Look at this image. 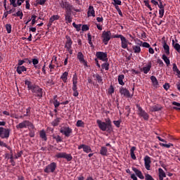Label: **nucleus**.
<instances>
[{
	"label": "nucleus",
	"instance_id": "1",
	"mask_svg": "<svg viewBox=\"0 0 180 180\" xmlns=\"http://www.w3.org/2000/svg\"><path fill=\"white\" fill-rule=\"evenodd\" d=\"M96 123L102 131H112V121H110V119H108L106 122L98 120Z\"/></svg>",
	"mask_w": 180,
	"mask_h": 180
},
{
	"label": "nucleus",
	"instance_id": "2",
	"mask_svg": "<svg viewBox=\"0 0 180 180\" xmlns=\"http://www.w3.org/2000/svg\"><path fill=\"white\" fill-rule=\"evenodd\" d=\"M78 77H77V75H73L72 77V89L73 91V96H78L79 95V93L78 92Z\"/></svg>",
	"mask_w": 180,
	"mask_h": 180
},
{
	"label": "nucleus",
	"instance_id": "3",
	"mask_svg": "<svg viewBox=\"0 0 180 180\" xmlns=\"http://www.w3.org/2000/svg\"><path fill=\"white\" fill-rule=\"evenodd\" d=\"M27 127H30L31 129H34L33 124H32V122H30V121L29 120H24L16 125V129H18V130L19 129H27Z\"/></svg>",
	"mask_w": 180,
	"mask_h": 180
},
{
	"label": "nucleus",
	"instance_id": "4",
	"mask_svg": "<svg viewBox=\"0 0 180 180\" xmlns=\"http://www.w3.org/2000/svg\"><path fill=\"white\" fill-rule=\"evenodd\" d=\"M60 133L63 134L65 137H70L72 134V129L68 126H63L60 129Z\"/></svg>",
	"mask_w": 180,
	"mask_h": 180
},
{
	"label": "nucleus",
	"instance_id": "5",
	"mask_svg": "<svg viewBox=\"0 0 180 180\" xmlns=\"http://www.w3.org/2000/svg\"><path fill=\"white\" fill-rule=\"evenodd\" d=\"M56 169H57V163L53 162L45 167L44 172H46V174H50L54 172Z\"/></svg>",
	"mask_w": 180,
	"mask_h": 180
},
{
	"label": "nucleus",
	"instance_id": "6",
	"mask_svg": "<svg viewBox=\"0 0 180 180\" xmlns=\"http://www.w3.org/2000/svg\"><path fill=\"white\" fill-rule=\"evenodd\" d=\"M103 39V41L104 44H108L109 43V40L112 39V32L109 30L108 31H103L101 36Z\"/></svg>",
	"mask_w": 180,
	"mask_h": 180
},
{
	"label": "nucleus",
	"instance_id": "7",
	"mask_svg": "<svg viewBox=\"0 0 180 180\" xmlns=\"http://www.w3.org/2000/svg\"><path fill=\"white\" fill-rule=\"evenodd\" d=\"M11 130L2 127H0V137L1 139H9Z\"/></svg>",
	"mask_w": 180,
	"mask_h": 180
},
{
	"label": "nucleus",
	"instance_id": "8",
	"mask_svg": "<svg viewBox=\"0 0 180 180\" xmlns=\"http://www.w3.org/2000/svg\"><path fill=\"white\" fill-rule=\"evenodd\" d=\"M55 157L56 158H65L68 162L72 160V155H71V154H68L65 152L58 153L56 154Z\"/></svg>",
	"mask_w": 180,
	"mask_h": 180
},
{
	"label": "nucleus",
	"instance_id": "9",
	"mask_svg": "<svg viewBox=\"0 0 180 180\" xmlns=\"http://www.w3.org/2000/svg\"><path fill=\"white\" fill-rule=\"evenodd\" d=\"M60 6L63 8V9H65V12H72L74 7L72 5H71L69 2L68 1H62L60 3Z\"/></svg>",
	"mask_w": 180,
	"mask_h": 180
},
{
	"label": "nucleus",
	"instance_id": "10",
	"mask_svg": "<svg viewBox=\"0 0 180 180\" xmlns=\"http://www.w3.org/2000/svg\"><path fill=\"white\" fill-rule=\"evenodd\" d=\"M31 91L32 93L35 94V96H38V98H41L43 96V91L37 85H35Z\"/></svg>",
	"mask_w": 180,
	"mask_h": 180
},
{
	"label": "nucleus",
	"instance_id": "11",
	"mask_svg": "<svg viewBox=\"0 0 180 180\" xmlns=\"http://www.w3.org/2000/svg\"><path fill=\"white\" fill-rule=\"evenodd\" d=\"M120 94H121V95H123V96H125V98H133V95H134V93H132V94H130V91L124 87H121L120 89Z\"/></svg>",
	"mask_w": 180,
	"mask_h": 180
},
{
	"label": "nucleus",
	"instance_id": "12",
	"mask_svg": "<svg viewBox=\"0 0 180 180\" xmlns=\"http://www.w3.org/2000/svg\"><path fill=\"white\" fill-rule=\"evenodd\" d=\"M138 108V115L141 116V117H143L144 120H148L149 116L148 114L141 108L139 105H137Z\"/></svg>",
	"mask_w": 180,
	"mask_h": 180
},
{
	"label": "nucleus",
	"instance_id": "13",
	"mask_svg": "<svg viewBox=\"0 0 180 180\" xmlns=\"http://www.w3.org/2000/svg\"><path fill=\"white\" fill-rule=\"evenodd\" d=\"M96 56L97 58L101 60V61H108V53L105 52H96Z\"/></svg>",
	"mask_w": 180,
	"mask_h": 180
},
{
	"label": "nucleus",
	"instance_id": "14",
	"mask_svg": "<svg viewBox=\"0 0 180 180\" xmlns=\"http://www.w3.org/2000/svg\"><path fill=\"white\" fill-rule=\"evenodd\" d=\"M77 58L79 60L81 64H83L84 67H88V63L86 60H85V58H84V54L82 52H78Z\"/></svg>",
	"mask_w": 180,
	"mask_h": 180
},
{
	"label": "nucleus",
	"instance_id": "15",
	"mask_svg": "<svg viewBox=\"0 0 180 180\" xmlns=\"http://www.w3.org/2000/svg\"><path fill=\"white\" fill-rule=\"evenodd\" d=\"M144 165H145V168L146 169H147V171H150V168H151V158H150V156L146 155L144 158Z\"/></svg>",
	"mask_w": 180,
	"mask_h": 180
},
{
	"label": "nucleus",
	"instance_id": "16",
	"mask_svg": "<svg viewBox=\"0 0 180 180\" xmlns=\"http://www.w3.org/2000/svg\"><path fill=\"white\" fill-rule=\"evenodd\" d=\"M83 148V151L84 153H86L87 154L89 153H92V149L91 148V146L85 144H82L78 146V150H81Z\"/></svg>",
	"mask_w": 180,
	"mask_h": 180
},
{
	"label": "nucleus",
	"instance_id": "17",
	"mask_svg": "<svg viewBox=\"0 0 180 180\" xmlns=\"http://www.w3.org/2000/svg\"><path fill=\"white\" fill-rule=\"evenodd\" d=\"M65 39H66L65 45V49L72 48V39H71V37H70V36L68 35H66Z\"/></svg>",
	"mask_w": 180,
	"mask_h": 180
},
{
	"label": "nucleus",
	"instance_id": "18",
	"mask_svg": "<svg viewBox=\"0 0 180 180\" xmlns=\"http://www.w3.org/2000/svg\"><path fill=\"white\" fill-rule=\"evenodd\" d=\"M132 171H134V172L136 174V176L139 178V179H144V176L143 175V173L141 172V171L139 170L136 167H133Z\"/></svg>",
	"mask_w": 180,
	"mask_h": 180
},
{
	"label": "nucleus",
	"instance_id": "19",
	"mask_svg": "<svg viewBox=\"0 0 180 180\" xmlns=\"http://www.w3.org/2000/svg\"><path fill=\"white\" fill-rule=\"evenodd\" d=\"M121 47L122 49H128L129 47V40L124 37L121 39Z\"/></svg>",
	"mask_w": 180,
	"mask_h": 180
},
{
	"label": "nucleus",
	"instance_id": "20",
	"mask_svg": "<svg viewBox=\"0 0 180 180\" xmlns=\"http://www.w3.org/2000/svg\"><path fill=\"white\" fill-rule=\"evenodd\" d=\"M87 16L88 18L93 16V18H95V9L92 6H89L88 11H87Z\"/></svg>",
	"mask_w": 180,
	"mask_h": 180
},
{
	"label": "nucleus",
	"instance_id": "21",
	"mask_svg": "<svg viewBox=\"0 0 180 180\" xmlns=\"http://www.w3.org/2000/svg\"><path fill=\"white\" fill-rule=\"evenodd\" d=\"M32 63L36 70H40V68H41V65L39 64V59L32 58Z\"/></svg>",
	"mask_w": 180,
	"mask_h": 180
},
{
	"label": "nucleus",
	"instance_id": "22",
	"mask_svg": "<svg viewBox=\"0 0 180 180\" xmlns=\"http://www.w3.org/2000/svg\"><path fill=\"white\" fill-rule=\"evenodd\" d=\"M162 47L164 49L166 56H169V46L167 44V42H165V41L162 42Z\"/></svg>",
	"mask_w": 180,
	"mask_h": 180
},
{
	"label": "nucleus",
	"instance_id": "23",
	"mask_svg": "<svg viewBox=\"0 0 180 180\" xmlns=\"http://www.w3.org/2000/svg\"><path fill=\"white\" fill-rule=\"evenodd\" d=\"M65 20H66V23H71V22H72V17H71V13L65 12Z\"/></svg>",
	"mask_w": 180,
	"mask_h": 180
},
{
	"label": "nucleus",
	"instance_id": "24",
	"mask_svg": "<svg viewBox=\"0 0 180 180\" xmlns=\"http://www.w3.org/2000/svg\"><path fill=\"white\" fill-rule=\"evenodd\" d=\"M159 172V179L160 180H164V178L167 177V174H165V172L162 168L158 169Z\"/></svg>",
	"mask_w": 180,
	"mask_h": 180
},
{
	"label": "nucleus",
	"instance_id": "25",
	"mask_svg": "<svg viewBox=\"0 0 180 180\" xmlns=\"http://www.w3.org/2000/svg\"><path fill=\"white\" fill-rule=\"evenodd\" d=\"M25 85H27L29 91H32V89H34V86H36V84H34L32 82L29 80H25Z\"/></svg>",
	"mask_w": 180,
	"mask_h": 180
},
{
	"label": "nucleus",
	"instance_id": "26",
	"mask_svg": "<svg viewBox=\"0 0 180 180\" xmlns=\"http://www.w3.org/2000/svg\"><path fill=\"white\" fill-rule=\"evenodd\" d=\"M93 77L96 78L98 84H103V79H102V76L99 75V74H94Z\"/></svg>",
	"mask_w": 180,
	"mask_h": 180
},
{
	"label": "nucleus",
	"instance_id": "27",
	"mask_svg": "<svg viewBox=\"0 0 180 180\" xmlns=\"http://www.w3.org/2000/svg\"><path fill=\"white\" fill-rule=\"evenodd\" d=\"M25 71H27V69L25 66H18L17 67L16 72L18 74H22V72H25Z\"/></svg>",
	"mask_w": 180,
	"mask_h": 180
},
{
	"label": "nucleus",
	"instance_id": "28",
	"mask_svg": "<svg viewBox=\"0 0 180 180\" xmlns=\"http://www.w3.org/2000/svg\"><path fill=\"white\" fill-rule=\"evenodd\" d=\"M161 109H162L161 105L158 104L150 107L151 112H158V110H161Z\"/></svg>",
	"mask_w": 180,
	"mask_h": 180
},
{
	"label": "nucleus",
	"instance_id": "29",
	"mask_svg": "<svg viewBox=\"0 0 180 180\" xmlns=\"http://www.w3.org/2000/svg\"><path fill=\"white\" fill-rule=\"evenodd\" d=\"M100 154L103 156L108 155V148L102 146L100 150Z\"/></svg>",
	"mask_w": 180,
	"mask_h": 180
},
{
	"label": "nucleus",
	"instance_id": "30",
	"mask_svg": "<svg viewBox=\"0 0 180 180\" xmlns=\"http://www.w3.org/2000/svg\"><path fill=\"white\" fill-rule=\"evenodd\" d=\"M60 79H62V81L63 82H67V81L68 80V72H65L63 73V75L60 76Z\"/></svg>",
	"mask_w": 180,
	"mask_h": 180
},
{
	"label": "nucleus",
	"instance_id": "31",
	"mask_svg": "<svg viewBox=\"0 0 180 180\" xmlns=\"http://www.w3.org/2000/svg\"><path fill=\"white\" fill-rule=\"evenodd\" d=\"M134 53H135V54H139L141 52V48H140V46L139 45H134L132 46Z\"/></svg>",
	"mask_w": 180,
	"mask_h": 180
},
{
	"label": "nucleus",
	"instance_id": "32",
	"mask_svg": "<svg viewBox=\"0 0 180 180\" xmlns=\"http://www.w3.org/2000/svg\"><path fill=\"white\" fill-rule=\"evenodd\" d=\"M172 46L174 47V50H176L177 53H180V44L175 43L174 39L172 40Z\"/></svg>",
	"mask_w": 180,
	"mask_h": 180
},
{
	"label": "nucleus",
	"instance_id": "33",
	"mask_svg": "<svg viewBox=\"0 0 180 180\" xmlns=\"http://www.w3.org/2000/svg\"><path fill=\"white\" fill-rule=\"evenodd\" d=\"M151 62H150L147 66L143 68V72L145 74H148V72L150 71V70H151Z\"/></svg>",
	"mask_w": 180,
	"mask_h": 180
},
{
	"label": "nucleus",
	"instance_id": "34",
	"mask_svg": "<svg viewBox=\"0 0 180 180\" xmlns=\"http://www.w3.org/2000/svg\"><path fill=\"white\" fill-rule=\"evenodd\" d=\"M134 151H136V146H133L130 149V155L132 160H136L137 158L136 157V155L134 154Z\"/></svg>",
	"mask_w": 180,
	"mask_h": 180
},
{
	"label": "nucleus",
	"instance_id": "35",
	"mask_svg": "<svg viewBox=\"0 0 180 180\" xmlns=\"http://www.w3.org/2000/svg\"><path fill=\"white\" fill-rule=\"evenodd\" d=\"M162 60L165 61L166 65L168 67L169 64H171V61L169 60V58L167 57V55L163 54L162 56Z\"/></svg>",
	"mask_w": 180,
	"mask_h": 180
},
{
	"label": "nucleus",
	"instance_id": "36",
	"mask_svg": "<svg viewBox=\"0 0 180 180\" xmlns=\"http://www.w3.org/2000/svg\"><path fill=\"white\" fill-rule=\"evenodd\" d=\"M39 136L44 141H47V136L46 135V131H44V130H41L39 132Z\"/></svg>",
	"mask_w": 180,
	"mask_h": 180
},
{
	"label": "nucleus",
	"instance_id": "37",
	"mask_svg": "<svg viewBox=\"0 0 180 180\" xmlns=\"http://www.w3.org/2000/svg\"><path fill=\"white\" fill-rule=\"evenodd\" d=\"M58 19H60V15H52L49 19L50 20V25H52L53 22H54L56 20H58Z\"/></svg>",
	"mask_w": 180,
	"mask_h": 180
},
{
	"label": "nucleus",
	"instance_id": "38",
	"mask_svg": "<svg viewBox=\"0 0 180 180\" xmlns=\"http://www.w3.org/2000/svg\"><path fill=\"white\" fill-rule=\"evenodd\" d=\"M124 79V75H120L118 76V84H120V85H124V82H123V80Z\"/></svg>",
	"mask_w": 180,
	"mask_h": 180
},
{
	"label": "nucleus",
	"instance_id": "39",
	"mask_svg": "<svg viewBox=\"0 0 180 180\" xmlns=\"http://www.w3.org/2000/svg\"><path fill=\"white\" fill-rule=\"evenodd\" d=\"M150 80L152 81L153 86H157L158 85V80H157V77L155 76H151Z\"/></svg>",
	"mask_w": 180,
	"mask_h": 180
},
{
	"label": "nucleus",
	"instance_id": "40",
	"mask_svg": "<svg viewBox=\"0 0 180 180\" xmlns=\"http://www.w3.org/2000/svg\"><path fill=\"white\" fill-rule=\"evenodd\" d=\"M13 16H18L20 18V19H22L23 18V12L22 11H18L16 13L13 14Z\"/></svg>",
	"mask_w": 180,
	"mask_h": 180
},
{
	"label": "nucleus",
	"instance_id": "41",
	"mask_svg": "<svg viewBox=\"0 0 180 180\" xmlns=\"http://www.w3.org/2000/svg\"><path fill=\"white\" fill-rule=\"evenodd\" d=\"M5 27L7 33L11 34L12 32V25L11 24H6Z\"/></svg>",
	"mask_w": 180,
	"mask_h": 180
},
{
	"label": "nucleus",
	"instance_id": "42",
	"mask_svg": "<svg viewBox=\"0 0 180 180\" xmlns=\"http://www.w3.org/2000/svg\"><path fill=\"white\" fill-rule=\"evenodd\" d=\"M160 146H161V147H165L166 148H170L171 147H174V144H172L171 143H169L168 144L160 143Z\"/></svg>",
	"mask_w": 180,
	"mask_h": 180
},
{
	"label": "nucleus",
	"instance_id": "43",
	"mask_svg": "<svg viewBox=\"0 0 180 180\" xmlns=\"http://www.w3.org/2000/svg\"><path fill=\"white\" fill-rule=\"evenodd\" d=\"M77 127H84L85 126V123L82 120H78L76 123Z\"/></svg>",
	"mask_w": 180,
	"mask_h": 180
},
{
	"label": "nucleus",
	"instance_id": "44",
	"mask_svg": "<svg viewBox=\"0 0 180 180\" xmlns=\"http://www.w3.org/2000/svg\"><path fill=\"white\" fill-rule=\"evenodd\" d=\"M60 123V118H56V120H54L52 122L51 124L52 126H53L54 127H56V126H58Z\"/></svg>",
	"mask_w": 180,
	"mask_h": 180
},
{
	"label": "nucleus",
	"instance_id": "45",
	"mask_svg": "<svg viewBox=\"0 0 180 180\" xmlns=\"http://www.w3.org/2000/svg\"><path fill=\"white\" fill-rule=\"evenodd\" d=\"M103 70L108 71L109 70V64L108 63H104L101 65Z\"/></svg>",
	"mask_w": 180,
	"mask_h": 180
},
{
	"label": "nucleus",
	"instance_id": "46",
	"mask_svg": "<svg viewBox=\"0 0 180 180\" xmlns=\"http://www.w3.org/2000/svg\"><path fill=\"white\" fill-rule=\"evenodd\" d=\"M49 68L50 69V72H53V70L56 68V65L53 64V60L51 61Z\"/></svg>",
	"mask_w": 180,
	"mask_h": 180
},
{
	"label": "nucleus",
	"instance_id": "47",
	"mask_svg": "<svg viewBox=\"0 0 180 180\" xmlns=\"http://www.w3.org/2000/svg\"><path fill=\"white\" fill-rule=\"evenodd\" d=\"M0 146L1 147H5L8 150H11V146H8L6 143L4 141H0Z\"/></svg>",
	"mask_w": 180,
	"mask_h": 180
},
{
	"label": "nucleus",
	"instance_id": "48",
	"mask_svg": "<svg viewBox=\"0 0 180 180\" xmlns=\"http://www.w3.org/2000/svg\"><path fill=\"white\" fill-rule=\"evenodd\" d=\"M165 8H160L159 10V18H162L164 16V13H165Z\"/></svg>",
	"mask_w": 180,
	"mask_h": 180
},
{
	"label": "nucleus",
	"instance_id": "49",
	"mask_svg": "<svg viewBox=\"0 0 180 180\" xmlns=\"http://www.w3.org/2000/svg\"><path fill=\"white\" fill-rule=\"evenodd\" d=\"M53 139L56 140V143H61L63 141V139H61V136L58 135L57 136H53Z\"/></svg>",
	"mask_w": 180,
	"mask_h": 180
},
{
	"label": "nucleus",
	"instance_id": "50",
	"mask_svg": "<svg viewBox=\"0 0 180 180\" xmlns=\"http://www.w3.org/2000/svg\"><path fill=\"white\" fill-rule=\"evenodd\" d=\"M172 70L174 71V72L176 73L179 71V69H178V66H176V63H173Z\"/></svg>",
	"mask_w": 180,
	"mask_h": 180
},
{
	"label": "nucleus",
	"instance_id": "51",
	"mask_svg": "<svg viewBox=\"0 0 180 180\" xmlns=\"http://www.w3.org/2000/svg\"><path fill=\"white\" fill-rule=\"evenodd\" d=\"M87 37H88L89 44L92 46V36L91 35V34H89V33L87 34Z\"/></svg>",
	"mask_w": 180,
	"mask_h": 180
},
{
	"label": "nucleus",
	"instance_id": "52",
	"mask_svg": "<svg viewBox=\"0 0 180 180\" xmlns=\"http://www.w3.org/2000/svg\"><path fill=\"white\" fill-rule=\"evenodd\" d=\"M120 123H122L121 120L113 121V124H115V126H116V127H120Z\"/></svg>",
	"mask_w": 180,
	"mask_h": 180
},
{
	"label": "nucleus",
	"instance_id": "53",
	"mask_svg": "<svg viewBox=\"0 0 180 180\" xmlns=\"http://www.w3.org/2000/svg\"><path fill=\"white\" fill-rule=\"evenodd\" d=\"M47 2V0H37V4L38 5H44Z\"/></svg>",
	"mask_w": 180,
	"mask_h": 180
},
{
	"label": "nucleus",
	"instance_id": "54",
	"mask_svg": "<svg viewBox=\"0 0 180 180\" xmlns=\"http://www.w3.org/2000/svg\"><path fill=\"white\" fill-rule=\"evenodd\" d=\"M124 37L122 34H115L114 36H112L113 39H120V40H122Z\"/></svg>",
	"mask_w": 180,
	"mask_h": 180
},
{
	"label": "nucleus",
	"instance_id": "55",
	"mask_svg": "<svg viewBox=\"0 0 180 180\" xmlns=\"http://www.w3.org/2000/svg\"><path fill=\"white\" fill-rule=\"evenodd\" d=\"M53 103L55 108H58V106H60V105H61V103H60L58 100L53 101Z\"/></svg>",
	"mask_w": 180,
	"mask_h": 180
},
{
	"label": "nucleus",
	"instance_id": "56",
	"mask_svg": "<svg viewBox=\"0 0 180 180\" xmlns=\"http://www.w3.org/2000/svg\"><path fill=\"white\" fill-rule=\"evenodd\" d=\"M82 32H86L87 30H89V27L86 25H83L82 27Z\"/></svg>",
	"mask_w": 180,
	"mask_h": 180
},
{
	"label": "nucleus",
	"instance_id": "57",
	"mask_svg": "<svg viewBox=\"0 0 180 180\" xmlns=\"http://www.w3.org/2000/svg\"><path fill=\"white\" fill-rule=\"evenodd\" d=\"M145 180H154V178L148 174L145 175Z\"/></svg>",
	"mask_w": 180,
	"mask_h": 180
},
{
	"label": "nucleus",
	"instance_id": "58",
	"mask_svg": "<svg viewBox=\"0 0 180 180\" xmlns=\"http://www.w3.org/2000/svg\"><path fill=\"white\" fill-rule=\"evenodd\" d=\"M10 5H12L13 8H16L18 4H16V0H10Z\"/></svg>",
	"mask_w": 180,
	"mask_h": 180
},
{
	"label": "nucleus",
	"instance_id": "59",
	"mask_svg": "<svg viewBox=\"0 0 180 180\" xmlns=\"http://www.w3.org/2000/svg\"><path fill=\"white\" fill-rule=\"evenodd\" d=\"M159 1V4H158V8H160V9H165V6L162 5V1L161 0H158Z\"/></svg>",
	"mask_w": 180,
	"mask_h": 180
},
{
	"label": "nucleus",
	"instance_id": "60",
	"mask_svg": "<svg viewBox=\"0 0 180 180\" xmlns=\"http://www.w3.org/2000/svg\"><path fill=\"white\" fill-rule=\"evenodd\" d=\"M142 47H145L146 49H150V44L148 42H143L142 44Z\"/></svg>",
	"mask_w": 180,
	"mask_h": 180
},
{
	"label": "nucleus",
	"instance_id": "61",
	"mask_svg": "<svg viewBox=\"0 0 180 180\" xmlns=\"http://www.w3.org/2000/svg\"><path fill=\"white\" fill-rule=\"evenodd\" d=\"M114 1V5H122V1L120 0H113Z\"/></svg>",
	"mask_w": 180,
	"mask_h": 180
},
{
	"label": "nucleus",
	"instance_id": "62",
	"mask_svg": "<svg viewBox=\"0 0 180 180\" xmlns=\"http://www.w3.org/2000/svg\"><path fill=\"white\" fill-rule=\"evenodd\" d=\"M163 88L164 89H165L166 91H168L169 89V84L166 83L163 85Z\"/></svg>",
	"mask_w": 180,
	"mask_h": 180
},
{
	"label": "nucleus",
	"instance_id": "63",
	"mask_svg": "<svg viewBox=\"0 0 180 180\" xmlns=\"http://www.w3.org/2000/svg\"><path fill=\"white\" fill-rule=\"evenodd\" d=\"M115 92V89L113 88V86H110V88L108 89V93L110 94V95H112V94H113Z\"/></svg>",
	"mask_w": 180,
	"mask_h": 180
},
{
	"label": "nucleus",
	"instance_id": "64",
	"mask_svg": "<svg viewBox=\"0 0 180 180\" xmlns=\"http://www.w3.org/2000/svg\"><path fill=\"white\" fill-rule=\"evenodd\" d=\"M25 63H26V61H25V60H19L18 65V66L23 65V64H25Z\"/></svg>",
	"mask_w": 180,
	"mask_h": 180
}]
</instances>
